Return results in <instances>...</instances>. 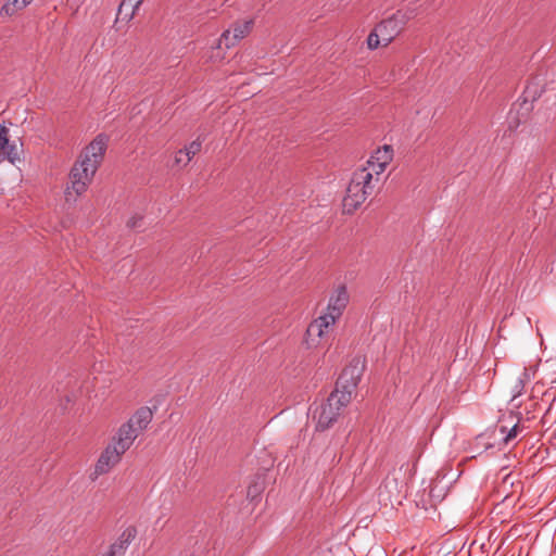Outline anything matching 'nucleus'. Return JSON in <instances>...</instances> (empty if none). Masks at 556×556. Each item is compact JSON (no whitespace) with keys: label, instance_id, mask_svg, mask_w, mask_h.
<instances>
[{"label":"nucleus","instance_id":"nucleus-13","mask_svg":"<svg viewBox=\"0 0 556 556\" xmlns=\"http://www.w3.org/2000/svg\"><path fill=\"white\" fill-rule=\"evenodd\" d=\"M143 1L144 0H122L117 10L115 23L118 21L129 23L137 14Z\"/></svg>","mask_w":556,"mask_h":556},{"label":"nucleus","instance_id":"nucleus-25","mask_svg":"<svg viewBox=\"0 0 556 556\" xmlns=\"http://www.w3.org/2000/svg\"><path fill=\"white\" fill-rule=\"evenodd\" d=\"M124 551L113 543L103 556H122Z\"/></svg>","mask_w":556,"mask_h":556},{"label":"nucleus","instance_id":"nucleus-4","mask_svg":"<svg viewBox=\"0 0 556 556\" xmlns=\"http://www.w3.org/2000/svg\"><path fill=\"white\" fill-rule=\"evenodd\" d=\"M413 16V12L397 11L392 16L381 21L375 29L381 37L382 47L390 45L393 39L402 31L404 25Z\"/></svg>","mask_w":556,"mask_h":556},{"label":"nucleus","instance_id":"nucleus-11","mask_svg":"<svg viewBox=\"0 0 556 556\" xmlns=\"http://www.w3.org/2000/svg\"><path fill=\"white\" fill-rule=\"evenodd\" d=\"M137 438L138 435L131 429V426L124 422L119 426L110 442L119 448L121 452L126 453Z\"/></svg>","mask_w":556,"mask_h":556},{"label":"nucleus","instance_id":"nucleus-3","mask_svg":"<svg viewBox=\"0 0 556 556\" xmlns=\"http://www.w3.org/2000/svg\"><path fill=\"white\" fill-rule=\"evenodd\" d=\"M364 370L365 361L361 359L359 357L353 358L350 364L342 370L333 391L340 392V395H349V401H351L361 381Z\"/></svg>","mask_w":556,"mask_h":556},{"label":"nucleus","instance_id":"nucleus-19","mask_svg":"<svg viewBox=\"0 0 556 556\" xmlns=\"http://www.w3.org/2000/svg\"><path fill=\"white\" fill-rule=\"evenodd\" d=\"M24 8H26V7L24 5V2L22 0H8L2 5V8L0 10V14L7 15V16H12L16 12L23 10Z\"/></svg>","mask_w":556,"mask_h":556},{"label":"nucleus","instance_id":"nucleus-21","mask_svg":"<svg viewBox=\"0 0 556 556\" xmlns=\"http://www.w3.org/2000/svg\"><path fill=\"white\" fill-rule=\"evenodd\" d=\"M202 148V140L200 138L193 140L188 146L184 148L186 156L190 157V161L197 155Z\"/></svg>","mask_w":556,"mask_h":556},{"label":"nucleus","instance_id":"nucleus-24","mask_svg":"<svg viewBox=\"0 0 556 556\" xmlns=\"http://www.w3.org/2000/svg\"><path fill=\"white\" fill-rule=\"evenodd\" d=\"M143 217L139 214H135L127 220V227L130 229H136L142 225Z\"/></svg>","mask_w":556,"mask_h":556},{"label":"nucleus","instance_id":"nucleus-14","mask_svg":"<svg viewBox=\"0 0 556 556\" xmlns=\"http://www.w3.org/2000/svg\"><path fill=\"white\" fill-rule=\"evenodd\" d=\"M352 179L359 184L362 189L366 190L367 197L375 192L377 182L375 181V178L370 177V173H366L364 169L358 167L353 172Z\"/></svg>","mask_w":556,"mask_h":556},{"label":"nucleus","instance_id":"nucleus-6","mask_svg":"<svg viewBox=\"0 0 556 556\" xmlns=\"http://www.w3.org/2000/svg\"><path fill=\"white\" fill-rule=\"evenodd\" d=\"M337 321L333 317L321 315L314 319L307 327L305 333V342L308 348H317L321 344L323 339L326 338L332 330Z\"/></svg>","mask_w":556,"mask_h":556},{"label":"nucleus","instance_id":"nucleus-23","mask_svg":"<svg viewBox=\"0 0 556 556\" xmlns=\"http://www.w3.org/2000/svg\"><path fill=\"white\" fill-rule=\"evenodd\" d=\"M174 162L178 166H187L190 163V157L186 156L184 149H180L176 152Z\"/></svg>","mask_w":556,"mask_h":556},{"label":"nucleus","instance_id":"nucleus-7","mask_svg":"<svg viewBox=\"0 0 556 556\" xmlns=\"http://www.w3.org/2000/svg\"><path fill=\"white\" fill-rule=\"evenodd\" d=\"M253 24V20L236 22L232 24L231 28L223 31L220 41H224L225 48L229 49L247 37L251 33Z\"/></svg>","mask_w":556,"mask_h":556},{"label":"nucleus","instance_id":"nucleus-22","mask_svg":"<svg viewBox=\"0 0 556 556\" xmlns=\"http://www.w3.org/2000/svg\"><path fill=\"white\" fill-rule=\"evenodd\" d=\"M379 46H382L381 37L378 36V33L376 29H374L367 38V47L370 50L377 49Z\"/></svg>","mask_w":556,"mask_h":556},{"label":"nucleus","instance_id":"nucleus-26","mask_svg":"<svg viewBox=\"0 0 556 556\" xmlns=\"http://www.w3.org/2000/svg\"><path fill=\"white\" fill-rule=\"evenodd\" d=\"M24 2V5L27 7L34 0H22Z\"/></svg>","mask_w":556,"mask_h":556},{"label":"nucleus","instance_id":"nucleus-10","mask_svg":"<svg viewBox=\"0 0 556 556\" xmlns=\"http://www.w3.org/2000/svg\"><path fill=\"white\" fill-rule=\"evenodd\" d=\"M392 160V149L389 146L384 147V152L382 156H371L366 165L361 166L366 173H370V177L375 178V181L378 184L380 180V176L386 170L387 165Z\"/></svg>","mask_w":556,"mask_h":556},{"label":"nucleus","instance_id":"nucleus-9","mask_svg":"<svg viewBox=\"0 0 556 556\" xmlns=\"http://www.w3.org/2000/svg\"><path fill=\"white\" fill-rule=\"evenodd\" d=\"M367 199L366 190L351 178L346 195L343 199V212L353 214Z\"/></svg>","mask_w":556,"mask_h":556},{"label":"nucleus","instance_id":"nucleus-5","mask_svg":"<svg viewBox=\"0 0 556 556\" xmlns=\"http://www.w3.org/2000/svg\"><path fill=\"white\" fill-rule=\"evenodd\" d=\"M124 454V452H121L119 448L110 442L101 452L93 471L89 476L90 480L96 481L100 476L109 473L116 465L119 464Z\"/></svg>","mask_w":556,"mask_h":556},{"label":"nucleus","instance_id":"nucleus-2","mask_svg":"<svg viewBox=\"0 0 556 556\" xmlns=\"http://www.w3.org/2000/svg\"><path fill=\"white\" fill-rule=\"evenodd\" d=\"M351 401L349 395H340V392L332 391L326 403L321 404L317 415L316 430L325 431L330 428L341 414V409Z\"/></svg>","mask_w":556,"mask_h":556},{"label":"nucleus","instance_id":"nucleus-8","mask_svg":"<svg viewBox=\"0 0 556 556\" xmlns=\"http://www.w3.org/2000/svg\"><path fill=\"white\" fill-rule=\"evenodd\" d=\"M350 301L348 289L344 285L339 286L331 294L325 315L333 317L337 321L343 314Z\"/></svg>","mask_w":556,"mask_h":556},{"label":"nucleus","instance_id":"nucleus-27","mask_svg":"<svg viewBox=\"0 0 556 556\" xmlns=\"http://www.w3.org/2000/svg\"><path fill=\"white\" fill-rule=\"evenodd\" d=\"M494 443H486V447L493 446Z\"/></svg>","mask_w":556,"mask_h":556},{"label":"nucleus","instance_id":"nucleus-15","mask_svg":"<svg viewBox=\"0 0 556 556\" xmlns=\"http://www.w3.org/2000/svg\"><path fill=\"white\" fill-rule=\"evenodd\" d=\"M400 481L394 476L388 475L383 482L379 486V495H387V500L392 501L393 497H399L400 494Z\"/></svg>","mask_w":556,"mask_h":556},{"label":"nucleus","instance_id":"nucleus-16","mask_svg":"<svg viewBox=\"0 0 556 556\" xmlns=\"http://www.w3.org/2000/svg\"><path fill=\"white\" fill-rule=\"evenodd\" d=\"M519 431V427L515 424L508 431L504 426H496L494 430L490 433L489 438L496 437L497 434L502 437V441L504 444H507L509 441L514 440Z\"/></svg>","mask_w":556,"mask_h":556},{"label":"nucleus","instance_id":"nucleus-18","mask_svg":"<svg viewBox=\"0 0 556 556\" xmlns=\"http://www.w3.org/2000/svg\"><path fill=\"white\" fill-rule=\"evenodd\" d=\"M137 530L134 527H128L123 531L118 540L115 542V544L122 548L124 552L126 551L127 546L130 544V542L136 538Z\"/></svg>","mask_w":556,"mask_h":556},{"label":"nucleus","instance_id":"nucleus-1","mask_svg":"<svg viewBox=\"0 0 556 556\" xmlns=\"http://www.w3.org/2000/svg\"><path fill=\"white\" fill-rule=\"evenodd\" d=\"M108 136L99 134L85 148L79 160L74 164L70 172V182L64 191L66 202H75L78 197L87 191L93 176L103 161L108 149Z\"/></svg>","mask_w":556,"mask_h":556},{"label":"nucleus","instance_id":"nucleus-12","mask_svg":"<svg viewBox=\"0 0 556 556\" xmlns=\"http://www.w3.org/2000/svg\"><path fill=\"white\" fill-rule=\"evenodd\" d=\"M153 418V412L148 406L138 408L131 417L126 421L127 425L131 426V429L139 437L150 425Z\"/></svg>","mask_w":556,"mask_h":556},{"label":"nucleus","instance_id":"nucleus-20","mask_svg":"<svg viewBox=\"0 0 556 556\" xmlns=\"http://www.w3.org/2000/svg\"><path fill=\"white\" fill-rule=\"evenodd\" d=\"M223 43H224V41H220V38H219L216 46L212 47L210 55H208L210 62L216 63V62H220L225 59V51L222 48Z\"/></svg>","mask_w":556,"mask_h":556},{"label":"nucleus","instance_id":"nucleus-17","mask_svg":"<svg viewBox=\"0 0 556 556\" xmlns=\"http://www.w3.org/2000/svg\"><path fill=\"white\" fill-rule=\"evenodd\" d=\"M3 156L11 163L15 164L21 162V150L17 148L15 142L10 143L8 140V144L3 147Z\"/></svg>","mask_w":556,"mask_h":556}]
</instances>
